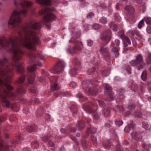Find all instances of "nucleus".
Here are the masks:
<instances>
[{
    "label": "nucleus",
    "instance_id": "nucleus-1",
    "mask_svg": "<svg viewBox=\"0 0 151 151\" xmlns=\"http://www.w3.org/2000/svg\"><path fill=\"white\" fill-rule=\"evenodd\" d=\"M40 27L39 23L31 20L25 26L19 27L17 31L18 35L14 39L4 37L0 38V46L12 51L14 65L18 72L22 73L24 71L23 65L19 61L24 54L19 45L23 46L29 50H35L36 45L40 42L35 30L39 29Z\"/></svg>",
    "mask_w": 151,
    "mask_h": 151
},
{
    "label": "nucleus",
    "instance_id": "nucleus-2",
    "mask_svg": "<svg viewBox=\"0 0 151 151\" xmlns=\"http://www.w3.org/2000/svg\"><path fill=\"white\" fill-rule=\"evenodd\" d=\"M8 60L5 57L0 58V94L10 93V91L14 89L9 84L12 77L13 66L6 64Z\"/></svg>",
    "mask_w": 151,
    "mask_h": 151
},
{
    "label": "nucleus",
    "instance_id": "nucleus-3",
    "mask_svg": "<svg viewBox=\"0 0 151 151\" xmlns=\"http://www.w3.org/2000/svg\"><path fill=\"white\" fill-rule=\"evenodd\" d=\"M27 12V11L26 8L21 9L19 11H14L10 17L8 22V24L12 25L14 27L18 26L21 21V15L22 14L25 15Z\"/></svg>",
    "mask_w": 151,
    "mask_h": 151
},
{
    "label": "nucleus",
    "instance_id": "nucleus-4",
    "mask_svg": "<svg viewBox=\"0 0 151 151\" xmlns=\"http://www.w3.org/2000/svg\"><path fill=\"white\" fill-rule=\"evenodd\" d=\"M17 95H0V99L1 100L2 105L6 107L9 108L11 106V104L9 100H17V102L24 103L25 101L24 99L21 97L17 96Z\"/></svg>",
    "mask_w": 151,
    "mask_h": 151
},
{
    "label": "nucleus",
    "instance_id": "nucleus-5",
    "mask_svg": "<svg viewBox=\"0 0 151 151\" xmlns=\"http://www.w3.org/2000/svg\"><path fill=\"white\" fill-rule=\"evenodd\" d=\"M83 108L85 111L93 114V119L97 120L100 119V115L96 112L98 108V105L89 102L84 104L83 105Z\"/></svg>",
    "mask_w": 151,
    "mask_h": 151
},
{
    "label": "nucleus",
    "instance_id": "nucleus-6",
    "mask_svg": "<svg viewBox=\"0 0 151 151\" xmlns=\"http://www.w3.org/2000/svg\"><path fill=\"white\" fill-rule=\"evenodd\" d=\"M52 10L49 7H46L40 12L43 16V19L46 22H51L55 19V15L51 13Z\"/></svg>",
    "mask_w": 151,
    "mask_h": 151
},
{
    "label": "nucleus",
    "instance_id": "nucleus-7",
    "mask_svg": "<svg viewBox=\"0 0 151 151\" xmlns=\"http://www.w3.org/2000/svg\"><path fill=\"white\" fill-rule=\"evenodd\" d=\"M130 63L132 66L137 65L138 70L143 68L145 65V64L143 62V57L140 54L138 55L136 59L132 60L130 61Z\"/></svg>",
    "mask_w": 151,
    "mask_h": 151
},
{
    "label": "nucleus",
    "instance_id": "nucleus-8",
    "mask_svg": "<svg viewBox=\"0 0 151 151\" xmlns=\"http://www.w3.org/2000/svg\"><path fill=\"white\" fill-rule=\"evenodd\" d=\"M36 65L42 66V65L41 63H39L37 64H34L32 66L28 67L27 68L29 72L31 73H32V74H31L28 73V74H27V76H28V75H30L28 77V82L29 84H32L33 83V81L35 78V73L34 72L36 71Z\"/></svg>",
    "mask_w": 151,
    "mask_h": 151
},
{
    "label": "nucleus",
    "instance_id": "nucleus-9",
    "mask_svg": "<svg viewBox=\"0 0 151 151\" xmlns=\"http://www.w3.org/2000/svg\"><path fill=\"white\" fill-rule=\"evenodd\" d=\"M100 39L105 42L106 45L112 38V34L111 31L109 29L105 30L101 33Z\"/></svg>",
    "mask_w": 151,
    "mask_h": 151
},
{
    "label": "nucleus",
    "instance_id": "nucleus-10",
    "mask_svg": "<svg viewBox=\"0 0 151 151\" xmlns=\"http://www.w3.org/2000/svg\"><path fill=\"white\" fill-rule=\"evenodd\" d=\"M29 62L31 63L36 61L39 58H40L41 59H43L44 56L41 54L35 53L33 52H30L29 54Z\"/></svg>",
    "mask_w": 151,
    "mask_h": 151
},
{
    "label": "nucleus",
    "instance_id": "nucleus-11",
    "mask_svg": "<svg viewBox=\"0 0 151 151\" xmlns=\"http://www.w3.org/2000/svg\"><path fill=\"white\" fill-rule=\"evenodd\" d=\"M65 64L62 61L59 60L57 63L56 66L52 69V72L54 73H57L63 70Z\"/></svg>",
    "mask_w": 151,
    "mask_h": 151
},
{
    "label": "nucleus",
    "instance_id": "nucleus-12",
    "mask_svg": "<svg viewBox=\"0 0 151 151\" xmlns=\"http://www.w3.org/2000/svg\"><path fill=\"white\" fill-rule=\"evenodd\" d=\"M14 2L16 6L20 5L23 7H30L33 4L32 2L27 1L26 0H14Z\"/></svg>",
    "mask_w": 151,
    "mask_h": 151
},
{
    "label": "nucleus",
    "instance_id": "nucleus-13",
    "mask_svg": "<svg viewBox=\"0 0 151 151\" xmlns=\"http://www.w3.org/2000/svg\"><path fill=\"white\" fill-rule=\"evenodd\" d=\"M143 132L139 131H134L131 134L132 139L136 141H139L142 139Z\"/></svg>",
    "mask_w": 151,
    "mask_h": 151
},
{
    "label": "nucleus",
    "instance_id": "nucleus-14",
    "mask_svg": "<svg viewBox=\"0 0 151 151\" xmlns=\"http://www.w3.org/2000/svg\"><path fill=\"white\" fill-rule=\"evenodd\" d=\"M74 43L75 46V49H71L69 50V53L72 54L76 53L75 52V49L78 50H80L83 47V45L81 42L78 40H75L74 41Z\"/></svg>",
    "mask_w": 151,
    "mask_h": 151
},
{
    "label": "nucleus",
    "instance_id": "nucleus-15",
    "mask_svg": "<svg viewBox=\"0 0 151 151\" xmlns=\"http://www.w3.org/2000/svg\"><path fill=\"white\" fill-rule=\"evenodd\" d=\"M119 36L122 40L125 39V40L128 43L129 45H131V42L129 38L126 36L124 34V32L123 30H121L118 32Z\"/></svg>",
    "mask_w": 151,
    "mask_h": 151
},
{
    "label": "nucleus",
    "instance_id": "nucleus-16",
    "mask_svg": "<svg viewBox=\"0 0 151 151\" xmlns=\"http://www.w3.org/2000/svg\"><path fill=\"white\" fill-rule=\"evenodd\" d=\"M141 147L142 148L141 151H150L151 149V144H147L144 142L142 144Z\"/></svg>",
    "mask_w": 151,
    "mask_h": 151
},
{
    "label": "nucleus",
    "instance_id": "nucleus-17",
    "mask_svg": "<svg viewBox=\"0 0 151 151\" xmlns=\"http://www.w3.org/2000/svg\"><path fill=\"white\" fill-rule=\"evenodd\" d=\"M102 114L105 117H109L110 116V110L109 107L105 108L103 110Z\"/></svg>",
    "mask_w": 151,
    "mask_h": 151
},
{
    "label": "nucleus",
    "instance_id": "nucleus-18",
    "mask_svg": "<svg viewBox=\"0 0 151 151\" xmlns=\"http://www.w3.org/2000/svg\"><path fill=\"white\" fill-rule=\"evenodd\" d=\"M25 79V77L24 76H22L19 77L17 80H16L15 83L19 85H21L23 83Z\"/></svg>",
    "mask_w": 151,
    "mask_h": 151
},
{
    "label": "nucleus",
    "instance_id": "nucleus-19",
    "mask_svg": "<svg viewBox=\"0 0 151 151\" xmlns=\"http://www.w3.org/2000/svg\"><path fill=\"white\" fill-rule=\"evenodd\" d=\"M76 127L79 130H81L84 128L85 127V122L82 120L79 121Z\"/></svg>",
    "mask_w": 151,
    "mask_h": 151
},
{
    "label": "nucleus",
    "instance_id": "nucleus-20",
    "mask_svg": "<svg viewBox=\"0 0 151 151\" xmlns=\"http://www.w3.org/2000/svg\"><path fill=\"white\" fill-rule=\"evenodd\" d=\"M37 2L42 6H49L50 5V0H36Z\"/></svg>",
    "mask_w": 151,
    "mask_h": 151
},
{
    "label": "nucleus",
    "instance_id": "nucleus-21",
    "mask_svg": "<svg viewBox=\"0 0 151 151\" xmlns=\"http://www.w3.org/2000/svg\"><path fill=\"white\" fill-rule=\"evenodd\" d=\"M52 137V135L50 133H49L41 137V139L43 142H46L51 139Z\"/></svg>",
    "mask_w": 151,
    "mask_h": 151
},
{
    "label": "nucleus",
    "instance_id": "nucleus-22",
    "mask_svg": "<svg viewBox=\"0 0 151 151\" xmlns=\"http://www.w3.org/2000/svg\"><path fill=\"white\" fill-rule=\"evenodd\" d=\"M88 91L89 93L93 94H96L98 93V89L96 88L95 87H91L88 89Z\"/></svg>",
    "mask_w": 151,
    "mask_h": 151
},
{
    "label": "nucleus",
    "instance_id": "nucleus-23",
    "mask_svg": "<svg viewBox=\"0 0 151 151\" xmlns=\"http://www.w3.org/2000/svg\"><path fill=\"white\" fill-rule=\"evenodd\" d=\"M96 131V129L92 127L91 126L89 128L87 129L86 133V134L88 135L92 134H95Z\"/></svg>",
    "mask_w": 151,
    "mask_h": 151
},
{
    "label": "nucleus",
    "instance_id": "nucleus-24",
    "mask_svg": "<svg viewBox=\"0 0 151 151\" xmlns=\"http://www.w3.org/2000/svg\"><path fill=\"white\" fill-rule=\"evenodd\" d=\"M104 93L107 94H113V93L111 87L108 85L106 86L105 90Z\"/></svg>",
    "mask_w": 151,
    "mask_h": 151
},
{
    "label": "nucleus",
    "instance_id": "nucleus-25",
    "mask_svg": "<svg viewBox=\"0 0 151 151\" xmlns=\"http://www.w3.org/2000/svg\"><path fill=\"white\" fill-rule=\"evenodd\" d=\"M99 51L101 53L103 54H106V55H107L108 53V48L106 47H101Z\"/></svg>",
    "mask_w": 151,
    "mask_h": 151
},
{
    "label": "nucleus",
    "instance_id": "nucleus-26",
    "mask_svg": "<svg viewBox=\"0 0 151 151\" xmlns=\"http://www.w3.org/2000/svg\"><path fill=\"white\" fill-rule=\"evenodd\" d=\"M124 9L128 11L130 14H133L134 12V9L130 6H127L125 7Z\"/></svg>",
    "mask_w": 151,
    "mask_h": 151
},
{
    "label": "nucleus",
    "instance_id": "nucleus-27",
    "mask_svg": "<svg viewBox=\"0 0 151 151\" xmlns=\"http://www.w3.org/2000/svg\"><path fill=\"white\" fill-rule=\"evenodd\" d=\"M102 145L103 146L107 149H109L111 146V143L109 141H104Z\"/></svg>",
    "mask_w": 151,
    "mask_h": 151
},
{
    "label": "nucleus",
    "instance_id": "nucleus-28",
    "mask_svg": "<svg viewBox=\"0 0 151 151\" xmlns=\"http://www.w3.org/2000/svg\"><path fill=\"white\" fill-rule=\"evenodd\" d=\"M25 90L24 89L22 86H21L19 88H17V90L16 91V92L23 94L25 93Z\"/></svg>",
    "mask_w": 151,
    "mask_h": 151
},
{
    "label": "nucleus",
    "instance_id": "nucleus-29",
    "mask_svg": "<svg viewBox=\"0 0 151 151\" xmlns=\"http://www.w3.org/2000/svg\"><path fill=\"white\" fill-rule=\"evenodd\" d=\"M39 142L37 140H35L31 143V146L34 148H37L39 145Z\"/></svg>",
    "mask_w": 151,
    "mask_h": 151
},
{
    "label": "nucleus",
    "instance_id": "nucleus-30",
    "mask_svg": "<svg viewBox=\"0 0 151 151\" xmlns=\"http://www.w3.org/2000/svg\"><path fill=\"white\" fill-rule=\"evenodd\" d=\"M111 51L115 55L116 57L119 56V50L116 47L113 48L111 49Z\"/></svg>",
    "mask_w": 151,
    "mask_h": 151
},
{
    "label": "nucleus",
    "instance_id": "nucleus-31",
    "mask_svg": "<svg viewBox=\"0 0 151 151\" xmlns=\"http://www.w3.org/2000/svg\"><path fill=\"white\" fill-rule=\"evenodd\" d=\"M26 130L28 132L32 133L34 132L35 129L32 126L28 125L26 127Z\"/></svg>",
    "mask_w": 151,
    "mask_h": 151
},
{
    "label": "nucleus",
    "instance_id": "nucleus-32",
    "mask_svg": "<svg viewBox=\"0 0 151 151\" xmlns=\"http://www.w3.org/2000/svg\"><path fill=\"white\" fill-rule=\"evenodd\" d=\"M131 88L132 90L136 91L137 90L138 86L137 84L134 82H132L131 85Z\"/></svg>",
    "mask_w": 151,
    "mask_h": 151
},
{
    "label": "nucleus",
    "instance_id": "nucleus-33",
    "mask_svg": "<svg viewBox=\"0 0 151 151\" xmlns=\"http://www.w3.org/2000/svg\"><path fill=\"white\" fill-rule=\"evenodd\" d=\"M111 28H112L113 30L115 32L117 31L118 29V26L116 24L113 23H111L110 25Z\"/></svg>",
    "mask_w": 151,
    "mask_h": 151
},
{
    "label": "nucleus",
    "instance_id": "nucleus-34",
    "mask_svg": "<svg viewBox=\"0 0 151 151\" xmlns=\"http://www.w3.org/2000/svg\"><path fill=\"white\" fill-rule=\"evenodd\" d=\"M142 127L146 130L149 129V124L147 122H142Z\"/></svg>",
    "mask_w": 151,
    "mask_h": 151
},
{
    "label": "nucleus",
    "instance_id": "nucleus-35",
    "mask_svg": "<svg viewBox=\"0 0 151 151\" xmlns=\"http://www.w3.org/2000/svg\"><path fill=\"white\" fill-rule=\"evenodd\" d=\"M58 88L57 84L56 83H54L51 86L50 89L51 91H54L57 90Z\"/></svg>",
    "mask_w": 151,
    "mask_h": 151
},
{
    "label": "nucleus",
    "instance_id": "nucleus-36",
    "mask_svg": "<svg viewBox=\"0 0 151 151\" xmlns=\"http://www.w3.org/2000/svg\"><path fill=\"white\" fill-rule=\"evenodd\" d=\"M91 140L93 145L96 146L97 145V142L96 138L94 136H92L91 138Z\"/></svg>",
    "mask_w": 151,
    "mask_h": 151
},
{
    "label": "nucleus",
    "instance_id": "nucleus-37",
    "mask_svg": "<svg viewBox=\"0 0 151 151\" xmlns=\"http://www.w3.org/2000/svg\"><path fill=\"white\" fill-rule=\"evenodd\" d=\"M77 97L79 98L80 101L82 102H84L87 99V98L85 97L83 95H77Z\"/></svg>",
    "mask_w": 151,
    "mask_h": 151
},
{
    "label": "nucleus",
    "instance_id": "nucleus-38",
    "mask_svg": "<svg viewBox=\"0 0 151 151\" xmlns=\"http://www.w3.org/2000/svg\"><path fill=\"white\" fill-rule=\"evenodd\" d=\"M143 19L147 24H151V18L145 17Z\"/></svg>",
    "mask_w": 151,
    "mask_h": 151
},
{
    "label": "nucleus",
    "instance_id": "nucleus-39",
    "mask_svg": "<svg viewBox=\"0 0 151 151\" xmlns=\"http://www.w3.org/2000/svg\"><path fill=\"white\" fill-rule=\"evenodd\" d=\"M95 71V68H93L89 69L87 71V73L88 75H93Z\"/></svg>",
    "mask_w": 151,
    "mask_h": 151
},
{
    "label": "nucleus",
    "instance_id": "nucleus-40",
    "mask_svg": "<svg viewBox=\"0 0 151 151\" xmlns=\"http://www.w3.org/2000/svg\"><path fill=\"white\" fill-rule=\"evenodd\" d=\"M68 129V133H70L71 132H76V129L75 127H72L70 126L67 127Z\"/></svg>",
    "mask_w": 151,
    "mask_h": 151
},
{
    "label": "nucleus",
    "instance_id": "nucleus-41",
    "mask_svg": "<svg viewBox=\"0 0 151 151\" xmlns=\"http://www.w3.org/2000/svg\"><path fill=\"white\" fill-rule=\"evenodd\" d=\"M141 78L143 81H145L147 79V73L146 71L143 72L141 75Z\"/></svg>",
    "mask_w": 151,
    "mask_h": 151
},
{
    "label": "nucleus",
    "instance_id": "nucleus-42",
    "mask_svg": "<svg viewBox=\"0 0 151 151\" xmlns=\"http://www.w3.org/2000/svg\"><path fill=\"white\" fill-rule=\"evenodd\" d=\"M107 98L106 99V101L107 102L111 101L114 99V97L113 96V95H107Z\"/></svg>",
    "mask_w": 151,
    "mask_h": 151
},
{
    "label": "nucleus",
    "instance_id": "nucleus-43",
    "mask_svg": "<svg viewBox=\"0 0 151 151\" xmlns=\"http://www.w3.org/2000/svg\"><path fill=\"white\" fill-rule=\"evenodd\" d=\"M115 123L116 125L120 126L123 124V122L121 119H118L115 121Z\"/></svg>",
    "mask_w": 151,
    "mask_h": 151
},
{
    "label": "nucleus",
    "instance_id": "nucleus-44",
    "mask_svg": "<svg viewBox=\"0 0 151 151\" xmlns=\"http://www.w3.org/2000/svg\"><path fill=\"white\" fill-rule=\"evenodd\" d=\"M142 114L139 111L135 113L134 115V116L135 118H139L142 117Z\"/></svg>",
    "mask_w": 151,
    "mask_h": 151
},
{
    "label": "nucleus",
    "instance_id": "nucleus-45",
    "mask_svg": "<svg viewBox=\"0 0 151 151\" xmlns=\"http://www.w3.org/2000/svg\"><path fill=\"white\" fill-rule=\"evenodd\" d=\"M144 20L143 19H142L139 22L138 25V27L139 29H141L144 26Z\"/></svg>",
    "mask_w": 151,
    "mask_h": 151
},
{
    "label": "nucleus",
    "instance_id": "nucleus-46",
    "mask_svg": "<svg viewBox=\"0 0 151 151\" xmlns=\"http://www.w3.org/2000/svg\"><path fill=\"white\" fill-rule=\"evenodd\" d=\"M100 22L104 24H105L107 23V20L106 18L104 17H102L101 19L100 20Z\"/></svg>",
    "mask_w": 151,
    "mask_h": 151
},
{
    "label": "nucleus",
    "instance_id": "nucleus-47",
    "mask_svg": "<svg viewBox=\"0 0 151 151\" xmlns=\"http://www.w3.org/2000/svg\"><path fill=\"white\" fill-rule=\"evenodd\" d=\"M93 27L94 29H97L101 28V26L99 24H95L93 25Z\"/></svg>",
    "mask_w": 151,
    "mask_h": 151
},
{
    "label": "nucleus",
    "instance_id": "nucleus-48",
    "mask_svg": "<svg viewBox=\"0 0 151 151\" xmlns=\"http://www.w3.org/2000/svg\"><path fill=\"white\" fill-rule=\"evenodd\" d=\"M146 62L148 64L151 63V54H149L147 56Z\"/></svg>",
    "mask_w": 151,
    "mask_h": 151
},
{
    "label": "nucleus",
    "instance_id": "nucleus-49",
    "mask_svg": "<svg viewBox=\"0 0 151 151\" xmlns=\"http://www.w3.org/2000/svg\"><path fill=\"white\" fill-rule=\"evenodd\" d=\"M71 138L77 145H79V142L75 137L72 136H71Z\"/></svg>",
    "mask_w": 151,
    "mask_h": 151
},
{
    "label": "nucleus",
    "instance_id": "nucleus-50",
    "mask_svg": "<svg viewBox=\"0 0 151 151\" xmlns=\"http://www.w3.org/2000/svg\"><path fill=\"white\" fill-rule=\"evenodd\" d=\"M112 124L111 121H107L105 124V127L106 128H109Z\"/></svg>",
    "mask_w": 151,
    "mask_h": 151
},
{
    "label": "nucleus",
    "instance_id": "nucleus-51",
    "mask_svg": "<svg viewBox=\"0 0 151 151\" xmlns=\"http://www.w3.org/2000/svg\"><path fill=\"white\" fill-rule=\"evenodd\" d=\"M128 125L131 129H134L135 127V124L133 123L132 121H131Z\"/></svg>",
    "mask_w": 151,
    "mask_h": 151
},
{
    "label": "nucleus",
    "instance_id": "nucleus-52",
    "mask_svg": "<svg viewBox=\"0 0 151 151\" xmlns=\"http://www.w3.org/2000/svg\"><path fill=\"white\" fill-rule=\"evenodd\" d=\"M131 128L128 125L127 126L125 127L124 129V132L126 133H129L131 130Z\"/></svg>",
    "mask_w": 151,
    "mask_h": 151
},
{
    "label": "nucleus",
    "instance_id": "nucleus-53",
    "mask_svg": "<svg viewBox=\"0 0 151 151\" xmlns=\"http://www.w3.org/2000/svg\"><path fill=\"white\" fill-rule=\"evenodd\" d=\"M98 102L99 103V105L101 107H103L105 106V103L102 101L97 100Z\"/></svg>",
    "mask_w": 151,
    "mask_h": 151
},
{
    "label": "nucleus",
    "instance_id": "nucleus-54",
    "mask_svg": "<svg viewBox=\"0 0 151 151\" xmlns=\"http://www.w3.org/2000/svg\"><path fill=\"white\" fill-rule=\"evenodd\" d=\"M122 148L119 145H116V151H122Z\"/></svg>",
    "mask_w": 151,
    "mask_h": 151
},
{
    "label": "nucleus",
    "instance_id": "nucleus-55",
    "mask_svg": "<svg viewBox=\"0 0 151 151\" xmlns=\"http://www.w3.org/2000/svg\"><path fill=\"white\" fill-rule=\"evenodd\" d=\"M60 131L62 133H66L67 134H69L68 130V129L67 127V129H65L63 128H62L60 130Z\"/></svg>",
    "mask_w": 151,
    "mask_h": 151
},
{
    "label": "nucleus",
    "instance_id": "nucleus-56",
    "mask_svg": "<svg viewBox=\"0 0 151 151\" xmlns=\"http://www.w3.org/2000/svg\"><path fill=\"white\" fill-rule=\"evenodd\" d=\"M45 120L47 122H48L50 120V116L48 114H46L45 117Z\"/></svg>",
    "mask_w": 151,
    "mask_h": 151
},
{
    "label": "nucleus",
    "instance_id": "nucleus-57",
    "mask_svg": "<svg viewBox=\"0 0 151 151\" xmlns=\"http://www.w3.org/2000/svg\"><path fill=\"white\" fill-rule=\"evenodd\" d=\"M48 142L49 145L51 147H55V144L52 141L49 140Z\"/></svg>",
    "mask_w": 151,
    "mask_h": 151
},
{
    "label": "nucleus",
    "instance_id": "nucleus-58",
    "mask_svg": "<svg viewBox=\"0 0 151 151\" xmlns=\"http://www.w3.org/2000/svg\"><path fill=\"white\" fill-rule=\"evenodd\" d=\"M71 73L73 75H76L77 73V70L75 69H73L71 71Z\"/></svg>",
    "mask_w": 151,
    "mask_h": 151
},
{
    "label": "nucleus",
    "instance_id": "nucleus-59",
    "mask_svg": "<svg viewBox=\"0 0 151 151\" xmlns=\"http://www.w3.org/2000/svg\"><path fill=\"white\" fill-rule=\"evenodd\" d=\"M109 70H105L102 72V75L104 76H107L109 74Z\"/></svg>",
    "mask_w": 151,
    "mask_h": 151
},
{
    "label": "nucleus",
    "instance_id": "nucleus-60",
    "mask_svg": "<svg viewBox=\"0 0 151 151\" xmlns=\"http://www.w3.org/2000/svg\"><path fill=\"white\" fill-rule=\"evenodd\" d=\"M136 107L135 105L134 104L128 106V109H129L132 110L134 109Z\"/></svg>",
    "mask_w": 151,
    "mask_h": 151
},
{
    "label": "nucleus",
    "instance_id": "nucleus-61",
    "mask_svg": "<svg viewBox=\"0 0 151 151\" xmlns=\"http://www.w3.org/2000/svg\"><path fill=\"white\" fill-rule=\"evenodd\" d=\"M94 15V14L92 12H90L88 13L87 16V17L88 18H90L92 17Z\"/></svg>",
    "mask_w": 151,
    "mask_h": 151
},
{
    "label": "nucleus",
    "instance_id": "nucleus-62",
    "mask_svg": "<svg viewBox=\"0 0 151 151\" xmlns=\"http://www.w3.org/2000/svg\"><path fill=\"white\" fill-rule=\"evenodd\" d=\"M131 48L130 47H128L125 48L123 50V52L124 53H125L128 52V51L130 50Z\"/></svg>",
    "mask_w": 151,
    "mask_h": 151
},
{
    "label": "nucleus",
    "instance_id": "nucleus-63",
    "mask_svg": "<svg viewBox=\"0 0 151 151\" xmlns=\"http://www.w3.org/2000/svg\"><path fill=\"white\" fill-rule=\"evenodd\" d=\"M123 40V44H124V46L125 47H127L128 45V43L125 40V39Z\"/></svg>",
    "mask_w": 151,
    "mask_h": 151
},
{
    "label": "nucleus",
    "instance_id": "nucleus-64",
    "mask_svg": "<svg viewBox=\"0 0 151 151\" xmlns=\"http://www.w3.org/2000/svg\"><path fill=\"white\" fill-rule=\"evenodd\" d=\"M70 86L72 88H74L76 86V83L75 82H71L70 83Z\"/></svg>",
    "mask_w": 151,
    "mask_h": 151
}]
</instances>
